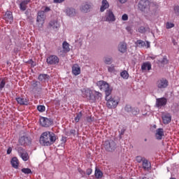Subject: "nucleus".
Listing matches in <instances>:
<instances>
[{
  "label": "nucleus",
  "mask_w": 179,
  "mask_h": 179,
  "mask_svg": "<svg viewBox=\"0 0 179 179\" xmlns=\"http://www.w3.org/2000/svg\"><path fill=\"white\" fill-rule=\"evenodd\" d=\"M96 85L99 87L100 90L105 93V99L108 108H117V106H118V103H120V99L116 97L111 96V94L113 93V87L110 86L107 82L103 80L98 81L96 83Z\"/></svg>",
  "instance_id": "nucleus-1"
},
{
  "label": "nucleus",
  "mask_w": 179,
  "mask_h": 179,
  "mask_svg": "<svg viewBox=\"0 0 179 179\" xmlns=\"http://www.w3.org/2000/svg\"><path fill=\"white\" fill-rule=\"evenodd\" d=\"M57 141V136L51 131L43 132L40 137V144L42 146H51Z\"/></svg>",
  "instance_id": "nucleus-2"
},
{
  "label": "nucleus",
  "mask_w": 179,
  "mask_h": 179,
  "mask_svg": "<svg viewBox=\"0 0 179 179\" xmlns=\"http://www.w3.org/2000/svg\"><path fill=\"white\" fill-rule=\"evenodd\" d=\"M138 8L141 12H144V13H148V12H149V8H150L149 1L140 0L138 3Z\"/></svg>",
  "instance_id": "nucleus-3"
},
{
  "label": "nucleus",
  "mask_w": 179,
  "mask_h": 179,
  "mask_svg": "<svg viewBox=\"0 0 179 179\" xmlns=\"http://www.w3.org/2000/svg\"><path fill=\"white\" fill-rule=\"evenodd\" d=\"M103 148L106 152H114L117 149V144L113 140L106 141L103 143Z\"/></svg>",
  "instance_id": "nucleus-4"
},
{
  "label": "nucleus",
  "mask_w": 179,
  "mask_h": 179,
  "mask_svg": "<svg viewBox=\"0 0 179 179\" xmlns=\"http://www.w3.org/2000/svg\"><path fill=\"white\" fill-rule=\"evenodd\" d=\"M156 85L159 90H164L169 87V80L166 78H161L157 81Z\"/></svg>",
  "instance_id": "nucleus-5"
},
{
  "label": "nucleus",
  "mask_w": 179,
  "mask_h": 179,
  "mask_svg": "<svg viewBox=\"0 0 179 179\" xmlns=\"http://www.w3.org/2000/svg\"><path fill=\"white\" fill-rule=\"evenodd\" d=\"M21 146H30L31 145V138L27 136H22L18 141Z\"/></svg>",
  "instance_id": "nucleus-6"
},
{
  "label": "nucleus",
  "mask_w": 179,
  "mask_h": 179,
  "mask_svg": "<svg viewBox=\"0 0 179 179\" xmlns=\"http://www.w3.org/2000/svg\"><path fill=\"white\" fill-rule=\"evenodd\" d=\"M40 124L42 127L48 128V127H51V125H52L53 121L51 118L42 117L40 118Z\"/></svg>",
  "instance_id": "nucleus-7"
},
{
  "label": "nucleus",
  "mask_w": 179,
  "mask_h": 179,
  "mask_svg": "<svg viewBox=\"0 0 179 179\" xmlns=\"http://www.w3.org/2000/svg\"><path fill=\"white\" fill-rule=\"evenodd\" d=\"M17 150L18 152L19 155L20 157L24 160V162H27L29 160V154L22 147H18L17 148Z\"/></svg>",
  "instance_id": "nucleus-8"
},
{
  "label": "nucleus",
  "mask_w": 179,
  "mask_h": 179,
  "mask_svg": "<svg viewBox=\"0 0 179 179\" xmlns=\"http://www.w3.org/2000/svg\"><path fill=\"white\" fill-rule=\"evenodd\" d=\"M46 62L48 65H57V64H59V58L57 55H50L46 59Z\"/></svg>",
  "instance_id": "nucleus-9"
},
{
  "label": "nucleus",
  "mask_w": 179,
  "mask_h": 179,
  "mask_svg": "<svg viewBox=\"0 0 179 179\" xmlns=\"http://www.w3.org/2000/svg\"><path fill=\"white\" fill-rule=\"evenodd\" d=\"M125 113H128L129 114H132L133 115H138L139 114V110L138 108H135L131 107V105H126L124 108Z\"/></svg>",
  "instance_id": "nucleus-10"
},
{
  "label": "nucleus",
  "mask_w": 179,
  "mask_h": 179,
  "mask_svg": "<svg viewBox=\"0 0 179 179\" xmlns=\"http://www.w3.org/2000/svg\"><path fill=\"white\" fill-rule=\"evenodd\" d=\"M166 104H167V99L162 97V98H157L156 99L155 106H157V108H162V107H164Z\"/></svg>",
  "instance_id": "nucleus-11"
},
{
  "label": "nucleus",
  "mask_w": 179,
  "mask_h": 179,
  "mask_svg": "<svg viewBox=\"0 0 179 179\" xmlns=\"http://www.w3.org/2000/svg\"><path fill=\"white\" fill-rule=\"evenodd\" d=\"M155 138L157 141H162L164 138V129L159 128L155 131Z\"/></svg>",
  "instance_id": "nucleus-12"
},
{
  "label": "nucleus",
  "mask_w": 179,
  "mask_h": 179,
  "mask_svg": "<svg viewBox=\"0 0 179 179\" xmlns=\"http://www.w3.org/2000/svg\"><path fill=\"white\" fill-rule=\"evenodd\" d=\"M106 19V22H115V15L111 10H107Z\"/></svg>",
  "instance_id": "nucleus-13"
},
{
  "label": "nucleus",
  "mask_w": 179,
  "mask_h": 179,
  "mask_svg": "<svg viewBox=\"0 0 179 179\" xmlns=\"http://www.w3.org/2000/svg\"><path fill=\"white\" fill-rule=\"evenodd\" d=\"M4 20L7 23H13V15H12V12L10 11H7L5 13L4 16H3Z\"/></svg>",
  "instance_id": "nucleus-14"
},
{
  "label": "nucleus",
  "mask_w": 179,
  "mask_h": 179,
  "mask_svg": "<svg viewBox=\"0 0 179 179\" xmlns=\"http://www.w3.org/2000/svg\"><path fill=\"white\" fill-rule=\"evenodd\" d=\"M93 91L87 89L83 92V97H86L88 100H93L94 97L92 96Z\"/></svg>",
  "instance_id": "nucleus-15"
},
{
  "label": "nucleus",
  "mask_w": 179,
  "mask_h": 179,
  "mask_svg": "<svg viewBox=\"0 0 179 179\" xmlns=\"http://www.w3.org/2000/svg\"><path fill=\"white\" fill-rule=\"evenodd\" d=\"M162 121L165 124H170L171 122V115L170 113H164L162 115Z\"/></svg>",
  "instance_id": "nucleus-16"
},
{
  "label": "nucleus",
  "mask_w": 179,
  "mask_h": 179,
  "mask_svg": "<svg viewBox=\"0 0 179 179\" xmlns=\"http://www.w3.org/2000/svg\"><path fill=\"white\" fill-rule=\"evenodd\" d=\"M72 73L75 75V76H78V75H80V67L78 64H75L72 66Z\"/></svg>",
  "instance_id": "nucleus-17"
},
{
  "label": "nucleus",
  "mask_w": 179,
  "mask_h": 179,
  "mask_svg": "<svg viewBox=\"0 0 179 179\" xmlns=\"http://www.w3.org/2000/svg\"><path fill=\"white\" fill-rule=\"evenodd\" d=\"M17 103L20 106H27L29 101L26 98L18 97L16 98Z\"/></svg>",
  "instance_id": "nucleus-18"
},
{
  "label": "nucleus",
  "mask_w": 179,
  "mask_h": 179,
  "mask_svg": "<svg viewBox=\"0 0 179 179\" xmlns=\"http://www.w3.org/2000/svg\"><path fill=\"white\" fill-rule=\"evenodd\" d=\"M30 2V0H24L22 1L20 4V10H22V12H24L27 9V5Z\"/></svg>",
  "instance_id": "nucleus-19"
},
{
  "label": "nucleus",
  "mask_w": 179,
  "mask_h": 179,
  "mask_svg": "<svg viewBox=\"0 0 179 179\" xmlns=\"http://www.w3.org/2000/svg\"><path fill=\"white\" fill-rule=\"evenodd\" d=\"M90 8H92V6L89 4V3H84L81 6L80 10L82 12H84L85 13H87L89 12Z\"/></svg>",
  "instance_id": "nucleus-20"
},
{
  "label": "nucleus",
  "mask_w": 179,
  "mask_h": 179,
  "mask_svg": "<svg viewBox=\"0 0 179 179\" xmlns=\"http://www.w3.org/2000/svg\"><path fill=\"white\" fill-rule=\"evenodd\" d=\"M12 167H13V169H18L19 168V159H17V157H14L12 158L11 161H10Z\"/></svg>",
  "instance_id": "nucleus-21"
},
{
  "label": "nucleus",
  "mask_w": 179,
  "mask_h": 179,
  "mask_svg": "<svg viewBox=\"0 0 179 179\" xmlns=\"http://www.w3.org/2000/svg\"><path fill=\"white\" fill-rule=\"evenodd\" d=\"M44 13V11H38L36 22H44V19H45Z\"/></svg>",
  "instance_id": "nucleus-22"
},
{
  "label": "nucleus",
  "mask_w": 179,
  "mask_h": 179,
  "mask_svg": "<svg viewBox=\"0 0 179 179\" xmlns=\"http://www.w3.org/2000/svg\"><path fill=\"white\" fill-rule=\"evenodd\" d=\"M38 79L40 82H47V80H50V76L48 74H40Z\"/></svg>",
  "instance_id": "nucleus-23"
},
{
  "label": "nucleus",
  "mask_w": 179,
  "mask_h": 179,
  "mask_svg": "<svg viewBox=\"0 0 179 179\" xmlns=\"http://www.w3.org/2000/svg\"><path fill=\"white\" fill-rule=\"evenodd\" d=\"M141 69L142 71H146V69L150 71L152 69V64L149 62H144L141 66Z\"/></svg>",
  "instance_id": "nucleus-24"
},
{
  "label": "nucleus",
  "mask_w": 179,
  "mask_h": 179,
  "mask_svg": "<svg viewBox=\"0 0 179 179\" xmlns=\"http://www.w3.org/2000/svg\"><path fill=\"white\" fill-rule=\"evenodd\" d=\"M66 13L67 16H75L76 15V10L73 8H68L66 10Z\"/></svg>",
  "instance_id": "nucleus-25"
},
{
  "label": "nucleus",
  "mask_w": 179,
  "mask_h": 179,
  "mask_svg": "<svg viewBox=\"0 0 179 179\" xmlns=\"http://www.w3.org/2000/svg\"><path fill=\"white\" fill-rule=\"evenodd\" d=\"M49 26L53 29H59V23H58V20H52L49 22Z\"/></svg>",
  "instance_id": "nucleus-26"
},
{
  "label": "nucleus",
  "mask_w": 179,
  "mask_h": 179,
  "mask_svg": "<svg viewBox=\"0 0 179 179\" xmlns=\"http://www.w3.org/2000/svg\"><path fill=\"white\" fill-rule=\"evenodd\" d=\"M142 166H143V170H149V169H150L151 167L150 162H149V161H148V159H144L143 160Z\"/></svg>",
  "instance_id": "nucleus-27"
},
{
  "label": "nucleus",
  "mask_w": 179,
  "mask_h": 179,
  "mask_svg": "<svg viewBox=\"0 0 179 179\" xmlns=\"http://www.w3.org/2000/svg\"><path fill=\"white\" fill-rule=\"evenodd\" d=\"M109 6H110V5L108 4V1H107V0H103L102 1V5H101V8H100V11L101 12H104V10L106 9H108Z\"/></svg>",
  "instance_id": "nucleus-28"
},
{
  "label": "nucleus",
  "mask_w": 179,
  "mask_h": 179,
  "mask_svg": "<svg viewBox=\"0 0 179 179\" xmlns=\"http://www.w3.org/2000/svg\"><path fill=\"white\" fill-rule=\"evenodd\" d=\"M92 97H94V99H91L92 101H94L95 100H99V99L101 97V93L96 91H92Z\"/></svg>",
  "instance_id": "nucleus-29"
},
{
  "label": "nucleus",
  "mask_w": 179,
  "mask_h": 179,
  "mask_svg": "<svg viewBox=\"0 0 179 179\" xmlns=\"http://www.w3.org/2000/svg\"><path fill=\"white\" fill-rule=\"evenodd\" d=\"M95 178L97 179H100L103 177V172L99 169H95V173H94Z\"/></svg>",
  "instance_id": "nucleus-30"
},
{
  "label": "nucleus",
  "mask_w": 179,
  "mask_h": 179,
  "mask_svg": "<svg viewBox=\"0 0 179 179\" xmlns=\"http://www.w3.org/2000/svg\"><path fill=\"white\" fill-rule=\"evenodd\" d=\"M119 51L120 52H125L127 51V43H120L119 45Z\"/></svg>",
  "instance_id": "nucleus-31"
},
{
  "label": "nucleus",
  "mask_w": 179,
  "mask_h": 179,
  "mask_svg": "<svg viewBox=\"0 0 179 179\" xmlns=\"http://www.w3.org/2000/svg\"><path fill=\"white\" fill-rule=\"evenodd\" d=\"M62 47L64 52H69V51H71V49L69 48V43L66 41L63 42Z\"/></svg>",
  "instance_id": "nucleus-32"
},
{
  "label": "nucleus",
  "mask_w": 179,
  "mask_h": 179,
  "mask_svg": "<svg viewBox=\"0 0 179 179\" xmlns=\"http://www.w3.org/2000/svg\"><path fill=\"white\" fill-rule=\"evenodd\" d=\"M103 62L106 65H111L113 62V58L110 56L105 57L103 59Z\"/></svg>",
  "instance_id": "nucleus-33"
},
{
  "label": "nucleus",
  "mask_w": 179,
  "mask_h": 179,
  "mask_svg": "<svg viewBox=\"0 0 179 179\" xmlns=\"http://www.w3.org/2000/svg\"><path fill=\"white\" fill-rule=\"evenodd\" d=\"M120 76L123 78V79H128V78H129V74H128L127 71H123L120 73Z\"/></svg>",
  "instance_id": "nucleus-34"
},
{
  "label": "nucleus",
  "mask_w": 179,
  "mask_h": 179,
  "mask_svg": "<svg viewBox=\"0 0 179 179\" xmlns=\"http://www.w3.org/2000/svg\"><path fill=\"white\" fill-rule=\"evenodd\" d=\"M5 85H6V80L2 79L0 82V92H2L3 90V87H5Z\"/></svg>",
  "instance_id": "nucleus-35"
},
{
  "label": "nucleus",
  "mask_w": 179,
  "mask_h": 179,
  "mask_svg": "<svg viewBox=\"0 0 179 179\" xmlns=\"http://www.w3.org/2000/svg\"><path fill=\"white\" fill-rule=\"evenodd\" d=\"M83 115V114H82V112L77 113L76 117L74 118L76 122L80 121V118H82Z\"/></svg>",
  "instance_id": "nucleus-36"
},
{
  "label": "nucleus",
  "mask_w": 179,
  "mask_h": 179,
  "mask_svg": "<svg viewBox=\"0 0 179 179\" xmlns=\"http://www.w3.org/2000/svg\"><path fill=\"white\" fill-rule=\"evenodd\" d=\"M22 173H24V174H31V169L29 168H24L21 169Z\"/></svg>",
  "instance_id": "nucleus-37"
},
{
  "label": "nucleus",
  "mask_w": 179,
  "mask_h": 179,
  "mask_svg": "<svg viewBox=\"0 0 179 179\" xmlns=\"http://www.w3.org/2000/svg\"><path fill=\"white\" fill-rule=\"evenodd\" d=\"M37 110H39L40 113H44V111H45V106L39 105L37 106Z\"/></svg>",
  "instance_id": "nucleus-38"
},
{
  "label": "nucleus",
  "mask_w": 179,
  "mask_h": 179,
  "mask_svg": "<svg viewBox=\"0 0 179 179\" xmlns=\"http://www.w3.org/2000/svg\"><path fill=\"white\" fill-rule=\"evenodd\" d=\"M159 62L162 64V65H167V64H169V60H167V57H164L161 61H159Z\"/></svg>",
  "instance_id": "nucleus-39"
},
{
  "label": "nucleus",
  "mask_w": 179,
  "mask_h": 179,
  "mask_svg": "<svg viewBox=\"0 0 179 179\" xmlns=\"http://www.w3.org/2000/svg\"><path fill=\"white\" fill-rule=\"evenodd\" d=\"M136 44H138L141 47H146V43L142 40H138Z\"/></svg>",
  "instance_id": "nucleus-40"
},
{
  "label": "nucleus",
  "mask_w": 179,
  "mask_h": 179,
  "mask_svg": "<svg viewBox=\"0 0 179 179\" xmlns=\"http://www.w3.org/2000/svg\"><path fill=\"white\" fill-rule=\"evenodd\" d=\"M108 72L112 73V72H114V71H115V67L114 66V65L112 64L110 66L108 67Z\"/></svg>",
  "instance_id": "nucleus-41"
},
{
  "label": "nucleus",
  "mask_w": 179,
  "mask_h": 179,
  "mask_svg": "<svg viewBox=\"0 0 179 179\" xmlns=\"http://www.w3.org/2000/svg\"><path fill=\"white\" fill-rule=\"evenodd\" d=\"M138 31L141 34L146 33V28H145V27H140Z\"/></svg>",
  "instance_id": "nucleus-42"
},
{
  "label": "nucleus",
  "mask_w": 179,
  "mask_h": 179,
  "mask_svg": "<svg viewBox=\"0 0 179 179\" xmlns=\"http://www.w3.org/2000/svg\"><path fill=\"white\" fill-rule=\"evenodd\" d=\"M166 29H171V28L174 27V24H173L171 22H167L166 24Z\"/></svg>",
  "instance_id": "nucleus-43"
},
{
  "label": "nucleus",
  "mask_w": 179,
  "mask_h": 179,
  "mask_svg": "<svg viewBox=\"0 0 179 179\" xmlns=\"http://www.w3.org/2000/svg\"><path fill=\"white\" fill-rule=\"evenodd\" d=\"M144 159L145 158H143L141 156H137L136 158V160L137 163H141V162H143Z\"/></svg>",
  "instance_id": "nucleus-44"
},
{
  "label": "nucleus",
  "mask_w": 179,
  "mask_h": 179,
  "mask_svg": "<svg viewBox=\"0 0 179 179\" xmlns=\"http://www.w3.org/2000/svg\"><path fill=\"white\" fill-rule=\"evenodd\" d=\"M67 135H72L73 136H75L76 135V130L75 129L70 130V132L67 133Z\"/></svg>",
  "instance_id": "nucleus-45"
},
{
  "label": "nucleus",
  "mask_w": 179,
  "mask_h": 179,
  "mask_svg": "<svg viewBox=\"0 0 179 179\" xmlns=\"http://www.w3.org/2000/svg\"><path fill=\"white\" fill-rule=\"evenodd\" d=\"M119 132H120V139H122V135H124V134H125V129H122Z\"/></svg>",
  "instance_id": "nucleus-46"
},
{
  "label": "nucleus",
  "mask_w": 179,
  "mask_h": 179,
  "mask_svg": "<svg viewBox=\"0 0 179 179\" xmlns=\"http://www.w3.org/2000/svg\"><path fill=\"white\" fill-rule=\"evenodd\" d=\"M93 170H92V169H87L86 171V174L87 176H90V174H92Z\"/></svg>",
  "instance_id": "nucleus-47"
},
{
  "label": "nucleus",
  "mask_w": 179,
  "mask_h": 179,
  "mask_svg": "<svg viewBox=\"0 0 179 179\" xmlns=\"http://www.w3.org/2000/svg\"><path fill=\"white\" fill-rule=\"evenodd\" d=\"M122 20H128V15L127 14H124L122 16Z\"/></svg>",
  "instance_id": "nucleus-48"
},
{
  "label": "nucleus",
  "mask_w": 179,
  "mask_h": 179,
  "mask_svg": "<svg viewBox=\"0 0 179 179\" xmlns=\"http://www.w3.org/2000/svg\"><path fill=\"white\" fill-rule=\"evenodd\" d=\"M40 85V82L38 81H35L33 84H32V86L34 87H37V86H38Z\"/></svg>",
  "instance_id": "nucleus-49"
},
{
  "label": "nucleus",
  "mask_w": 179,
  "mask_h": 179,
  "mask_svg": "<svg viewBox=\"0 0 179 179\" xmlns=\"http://www.w3.org/2000/svg\"><path fill=\"white\" fill-rule=\"evenodd\" d=\"M139 179H150V178H149V175H145L144 176L139 177Z\"/></svg>",
  "instance_id": "nucleus-50"
},
{
  "label": "nucleus",
  "mask_w": 179,
  "mask_h": 179,
  "mask_svg": "<svg viewBox=\"0 0 179 179\" xmlns=\"http://www.w3.org/2000/svg\"><path fill=\"white\" fill-rule=\"evenodd\" d=\"M55 3H62L65 0H53Z\"/></svg>",
  "instance_id": "nucleus-51"
},
{
  "label": "nucleus",
  "mask_w": 179,
  "mask_h": 179,
  "mask_svg": "<svg viewBox=\"0 0 179 179\" xmlns=\"http://www.w3.org/2000/svg\"><path fill=\"white\" fill-rule=\"evenodd\" d=\"M79 173L82 175V176H85V174H86V172H85L83 170H82L81 169H78Z\"/></svg>",
  "instance_id": "nucleus-52"
},
{
  "label": "nucleus",
  "mask_w": 179,
  "mask_h": 179,
  "mask_svg": "<svg viewBox=\"0 0 179 179\" xmlns=\"http://www.w3.org/2000/svg\"><path fill=\"white\" fill-rule=\"evenodd\" d=\"M174 10L176 13H179V6H176L174 7Z\"/></svg>",
  "instance_id": "nucleus-53"
},
{
  "label": "nucleus",
  "mask_w": 179,
  "mask_h": 179,
  "mask_svg": "<svg viewBox=\"0 0 179 179\" xmlns=\"http://www.w3.org/2000/svg\"><path fill=\"white\" fill-rule=\"evenodd\" d=\"M12 153V148L9 147L7 150V155H10Z\"/></svg>",
  "instance_id": "nucleus-54"
},
{
  "label": "nucleus",
  "mask_w": 179,
  "mask_h": 179,
  "mask_svg": "<svg viewBox=\"0 0 179 179\" xmlns=\"http://www.w3.org/2000/svg\"><path fill=\"white\" fill-rule=\"evenodd\" d=\"M87 122H92L93 121V118L92 117H87Z\"/></svg>",
  "instance_id": "nucleus-55"
},
{
  "label": "nucleus",
  "mask_w": 179,
  "mask_h": 179,
  "mask_svg": "<svg viewBox=\"0 0 179 179\" xmlns=\"http://www.w3.org/2000/svg\"><path fill=\"white\" fill-rule=\"evenodd\" d=\"M127 1H128V0H119V2L120 3H125V2H127Z\"/></svg>",
  "instance_id": "nucleus-56"
},
{
  "label": "nucleus",
  "mask_w": 179,
  "mask_h": 179,
  "mask_svg": "<svg viewBox=\"0 0 179 179\" xmlns=\"http://www.w3.org/2000/svg\"><path fill=\"white\" fill-rule=\"evenodd\" d=\"M145 45H147V48H149L150 47V43H149V41H147Z\"/></svg>",
  "instance_id": "nucleus-57"
},
{
  "label": "nucleus",
  "mask_w": 179,
  "mask_h": 179,
  "mask_svg": "<svg viewBox=\"0 0 179 179\" xmlns=\"http://www.w3.org/2000/svg\"><path fill=\"white\" fill-rule=\"evenodd\" d=\"M29 64H31V65H32L33 66H36V64H34V62H33V60H30Z\"/></svg>",
  "instance_id": "nucleus-58"
},
{
  "label": "nucleus",
  "mask_w": 179,
  "mask_h": 179,
  "mask_svg": "<svg viewBox=\"0 0 179 179\" xmlns=\"http://www.w3.org/2000/svg\"><path fill=\"white\" fill-rule=\"evenodd\" d=\"M62 142H66V137H62Z\"/></svg>",
  "instance_id": "nucleus-59"
},
{
  "label": "nucleus",
  "mask_w": 179,
  "mask_h": 179,
  "mask_svg": "<svg viewBox=\"0 0 179 179\" xmlns=\"http://www.w3.org/2000/svg\"><path fill=\"white\" fill-rule=\"evenodd\" d=\"M45 12H50V8L46 7V8H45Z\"/></svg>",
  "instance_id": "nucleus-60"
},
{
  "label": "nucleus",
  "mask_w": 179,
  "mask_h": 179,
  "mask_svg": "<svg viewBox=\"0 0 179 179\" xmlns=\"http://www.w3.org/2000/svg\"><path fill=\"white\" fill-rule=\"evenodd\" d=\"M170 179H176V178H173V177H171V178H170Z\"/></svg>",
  "instance_id": "nucleus-61"
},
{
  "label": "nucleus",
  "mask_w": 179,
  "mask_h": 179,
  "mask_svg": "<svg viewBox=\"0 0 179 179\" xmlns=\"http://www.w3.org/2000/svg\"><path fill=\"white\" fill-rule=\"evenodd\" d=\"M146 141H148L146 138L145 139V141L146 142Z\"/></svg>",
  "instance_id": "nucleus-62"
}]
</instances>
